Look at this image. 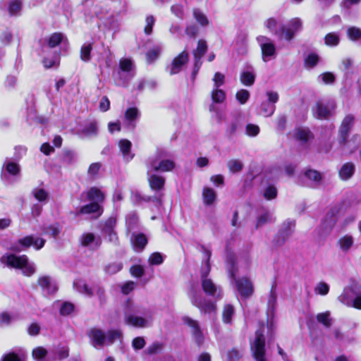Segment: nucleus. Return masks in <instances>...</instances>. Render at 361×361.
<instances>
[{"instance_id":"obj_40","label":"nucleus","mask_w":361,"mask_h":361,"mask_svg":"<svg viewBox=\"0 0 361 361\" xmlns=\"http://www.w3.org/2000/svg\"><path fill=\"white\" fill-rule=\"evenodd\" d=\"M48 352L46 348L38 346L34 348L32 351V357L36 360H42L47 355Z\"/></svg>"},{"instance_id":"obj_60","label":"nucleus","mask_w":361,"mask_h":361,"mask_svg":"<svg viewBox=\"0 0 361 361\" xmlns=\"http://www.w3.org/2000/svg\"><path fill=\"white\" fill-rule=\"evenodd\" d=\"M270 219L271 216L269 213L268 212H265L257 217L255 228L257 229L259 227L262 226L266 223L270 221Z\"/></svg>"},{"instance_id":"obj_38","label":"nucleus","mask_w":361,"mask_h":361,"mask_svg":"<svg viewBox=\"0 0 361 361\" xmlns=\"http://www.w3.org/2000/svg\"><path fill=\"white\" fill-rule=\"evenodd\" d=\"M82 133L87 136H96L98 133L97 122L96 121H91L82 129Z\"/></svg>"},{"instance_id":"obj_17","label":"nucleus","mask_w":361,"mask_h":361,"mask_svg":"<svg viewBox=\"0 0 361 361\" xmlns=\"http://www.w3.org/2000/svg\"><path fill=\"white\" fill-rule=\"evenodd\" d=\"M355 171V164L353 162H347L341 166L338 174L343 180H347L354 175Z\"/></svg>"},{"instance_id":"obj_3","label":"nucleus","mask_w":361,"mask_h":361,"mask_svg":"<svg viewBox=\"0 0 361 361\" xmlns=\"http://www.w3.org/2000/svg\"><path fill=\"white\" fill-rule=\"evenodd\" d=\"M230 275L235 280L236 288L240 297L243 299H247L251 297L254 293V286L251 280L246 276L235 279V273L234 270L230 271Z\"/></svg>"},{"instance_id":"obj_50","label":"nucleus","mask_w":361,"mask_h":361,"mask_svg":"<svg viewBox=\"0 0 361 361\" xmlns=\"http://www.w3.org/2000/svg\"><path fill=\"white\" fill-rule=\"evenodd\" d=\"M133 67V61L130 59L123 58L119 61V68L123 72H130Z\"/></svg>"},{"instance_id":"obj_25","label":"nucleus","mask_w":361,"mask_h":361,"mask_svg":"<svg viewBox=\"0 0 361 361\" xmlns=\"http://www.w3.org/2000/svg\"><path fill=\"white\" fill-rule=\"evenodd\" d=\"M23 8L21 0L11 1L8 6V11L11 16H18Z\"/></svg>"},{"instance_id":"obj_23","label":"nucleus","mask_w":361,"mask_h":361,"mask_svg":"<svg viewBox=\"0 0 361 361\" xmlns=\"http://www.w3.org/2000/svg\"><path fill=\"white\" fill-rule=\"evenodd\" d=\"M216 194L214 189L208 187H205L202 190V198L204 204L209 206L212 205L215 201Z\"/></svg>"},{"instance_id":"obj_53","label":"nucleus","mask_w":361,"mask_h":361,"mask_svg":"<svg viewBox=\"0 0 361 361\" xmlns=\"http://www.w3.org/2000/svg\"><path fill=\"white\" fill-rule=\"evenodd\" d=\"M164 348V344L159 342H154L152 343L146 350V353L147 355H154L157 353H159Z\"/></svg>"},{"instance_id":"obj_56","label":"nucleus","mask_w":361,"mask_h":361,"mask_svg":"<svg viewBox=\"0 0 361 361\" xmlns=\"http://www.w3.org/2000/svg\"><path fill=\"white\" fill-rule=\"evenodd\" d=\"M6 171L12 176H16L20 173L19 165L13 161H8L5 166Z\"/></svg>"},{"instance_id":"obj_12","label":"nucleus","mask_w":361,"mask_h":361,"mask_svg":"<svg viewBox=\"0 0 361 361\" xmlns=\"http://www.w3.org/2000/svg\"><path fill=\"white\" fill-rule=\"evenodd\" d=\"M104 212L102 205L99 204V202H90L80 207L78 214H97V216H100Z\"/></svg>"},{"instance_id":"obj_32","label":"nucleus","mask_w":361,"mask_h":361,"mask_svg":"<svg viewBox=\"0 0 361 361\" xmlns=\"http://www.w3.org/2000/svg\"><path fill=\"white\" fill-rule=\"evenodd\" d=\"M227 167L232 173L240 172L243 169V164L238 159H230L227 162Z\"/></svg>"},{"instance_id":"obj_58","label":"nucleus","mask_w":361,"mask_h":361,"mask_svg":"<svg viewBox=\"0 0 361 361\" xmlns=\"http://www.w3.org/2000/svg\"><path fill=\"white\" fill-rule=\"evenodd\" d=\"M260 129L257 125L248 123L245 127V133L247 136L255 137L259 133Z\"/></svg>"},{"instance_id":"obj_8","label":"nucleus","mask_w":361,"mask_h":361,"mask_svg":"<svg viewBox=\"0 0 361 361\" xmlns=\"http://www.w3.org/2000/svg\"><path fill=\"white\" fill-rule=\"evenodd\" d=\"M182 321L185 325L188 326L191 329L192 334L196 343L199 346L201 345L204 342V336L198 322L192 319L188 316L183 317Z\"/></svg>"},{"instance_id":"obj_16","label":"nucleus","mask_w":361,"mask_h":361,"mask_svg":"<svg viewBox=\"0 0 361 361\" xmlns=\"http://www.w3.org/2000/svg\"><path fill=\"white\" fill-rule=\"evenodd\" d=\"M294 137L303 143L314 137L313 133L307 128H298L294 130Z\"/></svg>"},{"instance_id":"obj_19","label":"nucleus","mask_w":361,"mask_h":361,"mask_svg":"<svg viewBox=\"0 0 361 361\" xmlns=\"http://www.w3.org/2000/svg\"><path fill=\"white\" fill-rule=\"evenodd\" d=\"M274 34L281 39H285L287 41H290L293 39L295 34L294 32L288 26L283 25L278 30H275Z\"/></svg>"},{"instance_id":"obj_9","label":"nucleus","mask_w":361,"mask_h":361,"mask_svg":"<svg viewBox=\"0 0 361 361\" xmlns=\"http://www.w3.org/2000/svg\"><path fill=\"white\" fill-rule=\"evenodd\" d=\"M189 61V54L186 51H183L172 60L169 74L171 75L178 74L182 70L184 65Z\"/></svg>"},{"instance_id":"obj_29","label":"nucleus","mask_w":361,"mask_h":361,"mask_svg":"<svg viewBox=\"0 0 361 361\" xmlns=\"http://www.w3.org/2000/svg\"><path fill=\"white\" fill-rule=\"evenodd\" d=\"M303 174L308 180L315 183H319L322 180V175L317 170L307 169L304 171Z\"/></svg>"},{"instance_id":"obj_46","label":"nucleus","mask_w":361,"mask_h":361,"mask_svg":"<svg viewBox=\"0 0 361 361\" xmlns=\"http://www.w3.org/2000/svg\"><path fill=\"white\" fill-rule=\"evenodd\" d=\"M118 146L123 157H126L131 150L132 144L131 142L127 139H121L118 142Z\"/></svg>"},{"instance_id":"obj_62","label":"nucleus","mask_w":361,"mask_h":361,"mask_svg":"<svg viewBox=\"0 0 361 361\" xmlns=\"http://www.w3.org/2000/svg\"><path fill=\"white\" fill-rule=\"evenodd\" d=\"M18 243L24 249L28 248L30 246H32L33 235H27L23 238H20L18 240Z\"/></svg>"},{"instance_id":"obj_44","label":"nucleus","mask_w":361,"mask_h":361,"mask_svg":"<svg viewBox=\"0 0 361 361\" xmlns=\"http://www.w3.org/2000/svg\"><path fill=\"white\" fill-rule=\"evenodd\" d=\"M193 16L200 25L206 26L209 24V20L207 16L199 9L195 8L193 10Z\"/></svg>"},{"instance_id":"obj_35","label":"nucleus","mask_w":361,"mask_h":361,"mask_svg":"<svg viewBox=\"0 0 361 361\" xmlns=\"http://www.w3.org/2000/svg\"><path fill=\"white\" fill-rule=\"evenodd\" d=\"M340 42V37L335 32L327 33L324 37V44L329 47H336Z\"/></svg>"},{"instance_id":"obj_37","label":"nucleus","mask_w":361,"mask_h":361,"mask_svg":"<svg viewBox=\"0 0 361 361\" xmlns=\"http://www.w3.org/2000/svg\"><path fill=\"white\" fill-rule=\"evenodd\" d=\"M316 318L317 321L325 327L329 328L331 326V319L329 311L317 314Z\"/></svg>"},{"instance_id":"obj_21","label":"nucleus","mask_w":361,"mask_h":361,"mask_svg":"<svg viewBox=\"0 0 361 361\" xmlns=\"http://www.w3.org/2000/svg\"><path fill=\"white\" fill-rule=\"evenodd\" d=\"M148 243V239L145 234L143 233H140L138 234L135 235L133 240V247L135 250L138 251L143 250L146 245Z\"/></svg>"},{"instance_id":"obj_33","label":"nucleus","mask_w":361,"mask_h":361,"mask_svg":"<svg viewBox=\"0 0 361 361\" xmlns=\"http://www.w3.org/2000/svg\"><path fill=\"white\" fill-rule=\"evenodd\" d=\"M122 338V332L120 330L111 329L106 334V342L107 345L113 344L116 340Z\"/></svg>"},{"instance_id":"obj_57","label":"nucleus","mask_w":361,"mask_h":361,"mask_svg":"<svg viewBox=\"0 0 361 361\" xmlns=\"http://www.w3.org/2000/svg\"><path fill=\"white\" fill-rule=\"evenodd\" d=\"M34 197L39 202H44L48 198V192L44 188L35 189L32 192Z\"/></svg>"},{"instance_id":"obj_59","label":"nucleus","mask_w":361,"mask_h":361,"mask_svg":"<svg viewBox=\"0 0 361 361\" xmlns=\"http://www.w3.org/2000/svg\"><path fill=\"white\" fill-rule=\"evenodd\" d=\"M146 25L144 28V32L147 35L152 34L153 30V26L154 25L155 19L153 16L150 15L145 18Z\"/></svg>"},{"instance_id":"obj_24","label":"nucleus","mask_w":361,"mask_h":361,"mask_svg":"<svg viewBox=\"0 0 361 361\" xmlns=\"http://www.w3.org/2000/svg\"><path fill=\"white\" fill-rule=\"evenodd\" d=\"M208 50L207 41L204 39H199L197 41V47L192 51L193 57L202 58Z\"/></svg>"},{"instance_id":"obj_11","label":"nucleus","mask_w":361,"mask_h":361,"mask_svg":"<svg viewBox=\"0 0 361 361\" xmlns=\"http://www.w3.org/2000/svg\"><path fill=\"white\" fill-rule=\"evenodd\" d=\"M150 166L155 172H170L175 166V162L170 159H163L157 163V160L150 161Z\"/></svg>"},{"instance_id":"obj_30","label":"nucleus","mask_w":361,"mask_h":361,"mask_svg":"<svg viewBox=\"0 0 361 361\" xmlns=\"http://www.w3.org/2000/svg\"><path fill=\"white\" fill-rule=\"evenodd\" d=\"M319 61V56L316 53H310L304 60V65L306 68H313Z\"/></svg>"},{"instance_id":"obj_42","label":"nucleus","mask_w":361,"mask_h":361,"mask_svg":"<svg viewBox=\"0 0 361 361\" xmlns=\"http://www.w3.org/2000/svg\"><path fill=\"white\" fill-rule=\"evenodd\" d=\"M139 116V111L136 107H129L125 111V118L129 122L135 121Z\"/></svg>"},{"instance_id":"obj_36","label":"nucleus","mask_w":361,"mask_h":361,"mask_svg":"<svg viewBox=\"0 0 361 361\" xmlns=\"http://www.w3.org/2000/svg\"><path fill=\"white\" fill-rule=\"evenodd\" d=\"M240 82L245 86H252L255 81V75L250 71H244L240 74Z\"/></svg>"},{"instance_id":"obj_18","label":"nucleus","mask_w":361,"mask_h":361,"mask_svg":"<svg viewBox=\"0 0 361 361\" xmlns=\"http://www.w3.org/2000/svg\"><path fill=\"white\" fill-rule=\"evenodd\" d=\"M93 42L84 43L80 49V59L85 63L89 62L92 59Z\"/></svg>"},{"instance_id":"obj_61","label":"nucleus","mask_w":361,"mask_h":361,"mask_svg":"<svg viewBox=\"0 0 361 361\" xmlns=\"http://www.w3.org/2000/svg\"><path fill=\"white\" fill-rule=\"evenodd\" d=\"M95 239V235L92 233H86L81 236V245L84 247H87Z\"/></svg>"},{"instance_id":"obj_27","label":"nucleus","mask_w":361,"mask_h":361,"mask_svg":"<svg viewBox=\"0 0 361 361\" xmlns=\"http://www.w3.org/2000/svg\"><path fill=\"white\" fill-rule=\"evenodd\" d=\"M202 281L203 291L208 295L214 296L216 293V287L212 279H204Z\"/></svg>"},{"instance_id":"obj_20","label":"nucleus","mask_w":361,"mask_h":361,"mask_svg":"<svg viewBox=\"0 0 361 361\" xmlns=\"http://www.w3.org/2000/svg\"><path fill=\"white\" fill-rule=\"evenodd\" d=\"M64 39V35L60 32L52 33L47 39V46L53 49L60 45Z\"/></svg>"},{"instance_id":"obj_48","label":"nucleus","mask_w":361,"mask_h":361,"mask_svg":"<svg viewBox=\"0 0 361 361\" xmlns=\"http://www.w3.org/2000/svg\"><path fill=\"white\" fill-rule=\"evenodd\" d=\"M195 305L206 314H210L216 310V305L212 301H204L202 304Z\"/></svg>"},{"instance_id":"obj_43","label":"nucleus","mask_w":361,"mask_h":361,"mask_svg":"<svg viewBox=\"0 0 361 361\" xmlns=\"http://www.w3.org/2000/svg\"><path fill=\"white\" fill-rule=\"evenodd\" d=\"M338 243L341 249L347 251L352 247L353 244V238L351 235H346L341 238Z\"/></svg>"},{"instance_id":"obj_41","label":"nucleus","mask_w":361,"mask_h":361,"mask_svg":"<svg viewBox=\"0 0 361 361\" xmlns=\"http://www.w3.org/2000/svg\"><path fill=\"white\" fill-rule=\"evenodd\" d=\"M75 310V305L71 302H63L60 307L59 313L61 316H68Z\"/></svg>"},{"instance_id":"obj_10","label":"nucleus","mask_w":361,"mask_h":361,"mask_svg":"<svg viewBox=\"0 0 361 361\" xmlns=\"http://www.w3.org/2000/svg\"><path fill=\"white\" fill-rule=\"evenodd\" d=\"M91 344L94 347H103L106 342V334L99 328L92 327L87 334Z\"/></svg>"},{"instance_id":"obj_1","label":"nucleus","mask_w":361,"mask_h":361,"mask_svg":"<svg viewBox=\"0 0 361 361\" xmlns=\"http://www.w3.org/2000/svg\"><path fill=\"white\" fill-rule=\"evenodd\" d=\"M354 121L355 117L353 114L346 115L338 129V143L343 148H346L350 154L354 153L357 149L361 141V137L358 134L353 135L348 140Z\"/></svg>"},{"instance_id":"obj_64","label":"nucleus","mask_w":361,"mask_h":361,"mask_svg":"<svg viewBox=\"0 0 361 361\" xmlns=\"http://www.w3.org/2000/svg\"><path fill=\"white\" fill-rule=\"evenodd\" d=\"M1 361H22V360L18 354L11 352L4 355Z\"/></svg>"},{"instance_id":"obj_5","label":"nucleus","mask_w":361,"mask_h":361,"mask_svg":"<svg viewBox=\"0 0 361 361\" xmlns=\"http://www.w3.org/2000/svg\"><path fill=\"white\" fill-rule=\"evenodd\" d=\"M116 218L114 216H110L104 221L102 231L105 235H106L109 243H114V245H118L119 238L117 232L116 231Z\"/></svg>"},{"instance_id":"obj_2","label":"nucleus","mask_w":361,"mask_h":361,"mask_svg":"<svg viewBox=\"0 0 361 361\" xmlns=\"http://www.w3.org/2000/svg\"><path fill=\"white\" fill-rule=\"evenodd\" d=\"M2 260L10 268L21 269L25 276H31L35 273V267L29 263V259L25 255L6 254L2 257Z\"/></svg>"},{"instance_id":"obj_34","label":"nucleus","mask_w":361,"mask_h":361,"mask_svg":"<svg viewBox=\"0 0 361 361\" xmlns=\"http://www.w3.org/2000/svg\"><path fill=\"white\" fill-rule=\"evenodd\" d=\"M234 314V308L232 305H226L222 312V320L224 323L230 324Z\"/></svg>"},{"instance_id":"obj_47","label":"nucleus","mask_w":361,"mask_h":361,"mask_svg":"<svg viewBox=\"0 0 361 361\" xmlns=\"http://www.w3.org/2000/svg\"><path fill=\"white\" fill-rule=\"evenodd\" d=\"M122 269V262H111L106 266L105 272L112 275L119 272Z\"/></svg>"},{"instance_id":"obj_51","label":"nucleus","mask_w":361,"mask_h":361,"mask_svg":"<svg viewBox=\"0 0 361 361\" xmlns=\"http://www.w3.org/2000/svg\"><path fill=\"white\" fill-rule=\"evenodd\" d=\"M235 98L240 104H245L250 98V92L247 90L241 89L236 92Z\"/></svg>"},{"instance_id":"obj_52","label":"nucleus","mask_w":361,"mask_h":361,"mask_svg":"<svg viewBox=\"0 0 361 361\" xmlns=\"http://www.w3.org/2000/svg\"><path fill=\"white\" fill-rule=\"evenodd\" d=\"M130 274L135 278H141L145 274V269L142 265L134 264L130 268Z\"/></svg>"},{"instance_id":"obj_54","label":"nucleus","mask_w":361,"mask_h":361,"mask_svg":"<svg viewBox=\"0 0 361 361\" xmlns=\"http://www.w3.org/2000/svg\"><path fill=\"white\" fill-rule=\"evenodd\" d=\"M148 262L150 265H159L163 263L164 258L160 252H155L150 255Z\"/></svg>"},{"instance_id":"obj_15","label":"nucleus","mask_w":361,"mask_h":361,"mask_svg":"<svg viewBox=\"0 0 361 361\" xmlns=\"http://www.w3.org/2000/svg\"><path fill=\"white\" fill-rule=\"evenodd\" d=\"M86 197L90 202H99L101 205L105 200L104 193L97 187H91L87 191Z\"/></svg>"},{"instance_id":"obj_31","label":"nucleus","mask_w":361,"mask_h":361,"mask_svg":"<svg viewBox=\"0 0 361 361\" xmlns=\"http://www.w3.org/2000/svg\"><path fill=\"white\" fill-rule=\"evenodd\" d=\"M211 97L212 102L216 104H221L226 100L225 92L219 87H216L212 91Z\"/></svg>"},{"instance_id":"obj_13","label":"nucleus","mask_w":361,"mask_h":361,"mask_svg":"<svg viewBox=\"0 0 361 361\" xmlns=\"http://www.w3.org/2000/svg\"><path fill=\"white\" fill-rule=\"evenodd\" d=\"M37 284L49 294H54L58 290L57 286L55 283H52L49 276H39L37 279Z\"/></svg>"},{"instance_id":"obj_6","label":"nucleus","mask_w":361,"mask_h":361,"mask_svg":"<svg viewBox=\"0 0 361 361\" xmlns=\"http://www.w3.org/2000/svg\"><path fill=\"white\" fill-rule=\"evenodd\" d=\"M295 223L290 221L283 223L282 228L278 231L273 239V243L276 247L283 245L293 233Z\"/></svg>"},{"instance_id":"obj_4","label":"nucleus","mask_w":361,"mask_h":361,"mask_svg":"<svg viewBox=\"0 0 361 361\" xmlns=\"http://www.w3.org/2000/svg\"><path fill=\"white\" fill-rule=\"evenodd\" d=\"M265 337L263 329H259L255 331V338L253 343V357L256 361H267L265 357Z\"/></svg>"},{"instance_id":"obj_39","label":"nucleus","mask_w":361,"mask_h":361,"mask_svg":"<svg viewBox=\"0 0 361 361\" xmlns=\"http://www.w3.org/2000/svg\"><path fill=\"white\" fill-rule=\"evenodd\" d=\"M278 191L274 185H268L263 193V197L267 200H271L277 197Z\"/></svg>"},{"instance_id":"obj_14","label":"nucleus","mask_w":361,"mask_h":361,"mask_svg":"<svg viewBox=\"0 0 361 361\" xmlns=\"http://www.w3.org/2000/svg\"><path fill=\"white\" fill-rule=\"evenodd\" d=\"M148 183L152 190L160 191L164 189L166 179L161 176L152 174L148 178Z\"/></svg>"},{"instance_id":"obj_63","label":"nucleus","mask_w":361,"mask_h":361,"mask_svg":"<svg viewBox=\"0 0 361 361\" xmlns=\"http://www.w3.org/2000/svg\"><path fill=\"white\" fill-rule=\"evenodd\" d=\"M56 355L59 360H63L69 357V348L67 346L59 347L56 351Z\"/></svg>"},{"instance_id":"obj_26","label":"nucleus","mask_w":361,"mask_h":361,"mask_svg":"<svg viewBox=\"0 0 361 361\" xmlns=\"http://www.w3.org/2000/svg\"><path fill=\"white\" fill-rule=\"evenodd\" d=\"M261 50L264 61H266V58L272 56L276 54V47L272 42L262 44Z\"/></svg>"},{"instance_id":"obj_7","label":"nucleus","mask_w":361,"mask_h":361,"mask_svg":"<svg viewBox=\"0 0 361 361\" xmlns=\"http://www.w3.org/2000/svg\"><path fill=\"white\" fill-rule=\"evenodd\" d=\"M335 107L336 104L334 102L325 104L322 101H317L315 104V108L313 109L316 113L315 117L319 120H327L332 116V111L335 109Z\"/></svg>"},{"instance_id":"obj_45","label":"nucleus","mask_w":361,"mask_h":361,"mask_svg":"<svg viewBox=\"0 0 361 361\" xmlns=\"http://www.w3.org/2000/svg\"><path fill=\"white\" fill-rule=\"evenodd\" d=\"M160 51H161V49L158 47H154V48L149 49L146 53V60H147V63H151L155 61L158 59Z\"/></svg>"},{"instance_id":"obj_49","label":"nucleus","mask_w":361,"mask_h":361,"mask_svg":"<svg viewBox=\"0 0 361 361\" xmlns=\"http://www.w3.org/2000/svg\"><path fill=\"white\" fill-rule=\"evenodd\" d=\"M347 36L352 41L361 39V30L356 27H350L347 30Z\"/></svg>"},{"instance_id":"obj_22","label":"nucleus","mask_w":361,"mask_h":361,"mask_svg":"<svg viewBox=\"0 0 361 361\" xmlns=\"http://www.w3.org/2000/svg\"><path fill=\"white\" fill-rule=\"evenodd\" d=\"M126 323L136 328H142L147 326V321L142 317L129 315L126 319Z\"/></svg>"},{"instance_id":"obj_55","label":"nucleus","mask_w":361,"mask_h":361,"mask_svg":"<svg viewBox=\"0 0 361 361\" xmlns=\"http://www.w3.org/2000/svg\"><path fill=\"white\" fill-rule=\"evenodd\" d=\"M206 252H207V259L206 262L205 268L204 269H202L201 271V274H200L201 280L208 279L207 276H209V272L211 271L210 258H211L212 252L210 250H207Z\"/></svg>"},{"instance_id":"obj_28","label":"nucleus","mask_w":361,"mask_h":361,"mask_svg":"<svg viewBox=\"0 0 361 361\" xmlns=\"http://www.w3.org/2000/svg\"><path fill=\"white\" fill-rule=\"evenodd\" d=\"M242 126V122L240 116H236L230 124V127L226 129V133L229 137H232Z\"/></svg>"}]
</instances>
